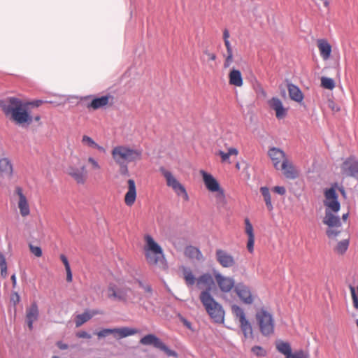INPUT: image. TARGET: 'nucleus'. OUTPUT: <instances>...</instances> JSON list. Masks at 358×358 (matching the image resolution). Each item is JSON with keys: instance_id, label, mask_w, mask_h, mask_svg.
<instances>
[{"instance_id": "f257e3e1", "label": "nucleus", "mask_w": 358, "mask_h": 358, "mask_svg": "<svg viewBox=\"0 0 358 358\" xmlns=\"http://www.w3.org/2000/svg\"><path fill=\"white\" fill-rule=\"evenodd\" d=\"M337 182L331 185V187L324 190L325 200L324 205L326 207L324 217L322 222L328 228L326 234L329 238H336L341 232L342 222L338 215L334 213H338L341 209V203L338 201V195L336 192Z\"/></svg>"}, {"instance_id": "f03ea898", "label": "nucleus", "mask_w": 358, "mask_h": 358, "mask_svg": "<svg viewBox=\"0 0 358 358\" xmlns=\"http://www.w3.org/2000/svg\"><path fill=\"white\" fill-rule=\"evenodd\" d=\"M0 106L6 115L11 114L17 124L29 126L32 123L33 117L29 111V103H24L19 98L8 97Z\"/></svg>"}, {"instance_id": "7ed1b4c3", "label": "nucleus", "mask_w": 358, "mask_h": 358, "mask_svg": "<svg viewBox=\"0 0 358 358\" xmlns=\"http://www.w3.org/2000/svg\"><path fill=\"white\" fill-rule=\"evenodd\" d=\"M199 299L207 313L215 323H222L224 320V310L210 294V289L206 288L200 294Z\"/></svg>"}, {"instance_id": "20e7f679", "label": "nucleus", "mask_w": 358, "mask_h": 358, "mask_svg": "<svg viewBox=\"0 0 358 358\" xmlns=\"http://www.w3.org/2000/svg\"><path fill=\"white\" fill-rule=\"evenodd\" d=\"M145 257L148 264L151 266L164 265L166 259L162 248L150 235L145 236Z\"/></svg>"}, {"instance_id": "39448f33", "label": "nucleus", "mask_w": 358, "mask_h": 358, "mask_svg": "<svg viewBox=\"0 0 358 358\" xmlns=\"http://www.w3.org/2000/svg\"><path fill=\"white\" fill-rule=\"evenodd\" d=\"M142 149H133L129 146L118 145L112 150L113 158L116 163L124 162L125 163L135 162L141 159Z\"/></svg>"}, {"instance_id": "423d86ee", "label": "nucleus", "mask_w": 358, "mask_h": 358, "mask_svg": "<svg viewBox=\"0 0 358 358\" xmlns=\"http://www.w3.org/2000/svg\"><path fill=\"white\" fill-rule=\"evenodd\" d=\"M261 334L264 336H269L274 332V320L273 316L264 308L256 314Z\"/></svg>"}, {"instance_id": "0eeeda50", "label": "nucleus", "mask_w": 358, "mask_h": 358, "mask_svg": "<svg viewBox=\"0 0 358 358\" xmlns=\"http://www.w3.org/2000/svg\"><path fill=\"white\" fill-rule=\"evenodd\" d=\"M160 173L166 178V185L171 187L174 192L178 196H182L186 201H189V198L186 189L171 173V171L166 170L164 166L159 168Z\"/></svg>"}, {"instance_id": "6e6552de", "label": "nucleus", "mask_w": 358, "mask_h": 358, "mask_svg": "<svg viewBox=\"0 0 358 358\" xmlns=\"http://www.w3.org/2000/svg\"><path fill=\"white\" fill-rule=\"evenodd\" d=\"M129 288L118 287L116 285L110 283L108 287V297L112 300L126 302Z\"/></svg>"}, {"instance_id": "1a4fd4ad", "label": "nucleus", "mask_w": 358, "mask_h": 358, "mask_svg": "<svg viewBox=\"0 0 358 358\" xmlns=\"http://www.w3.org/2000/svg\"><path fill=\"white\" fill-rule=\"evenodd\" d=\"M234 292L240 299L245 304H252L253 297L250 287L243 282H238L235 285Z\"/></svg>"}, {"instance_id": "9d476101", "label": "nucleus", "mask_w": 358, "mask_h": 358, "mask_svg": "<svg viewBox=\"0 0 358 358\" xmlns=\"http://www.w3.org/2000/svg\"><path fill=\"white\" fill-rule=\"evenodd\" d=\"M217 262L224 268H231L236 265L234 257L226 250L217 249L215 252Z\"/></svg>"}, {"instance_id": "9b49d317", "label": "nucleus", "mask_w": 358, "mask_h": 358, "mask_svg": "<svg viewBox=\"0 0 358 358\" xmlns=\"http://www.w3.org/2000/svg\"><path fill=\"white\" fill-rule=\"evenodd\" d=\"M200 173L203 177V180L206 188L212 192H220L224 194L222 189L220 187L217 180L210 174L203 170L200 171Z\"/></svg>"}, {"instance_id": "f8f14e48", "label": "nucleus", "mask_w": 358, "mask_h": 358, "mask_svg": "<svg viewBox=\"0 0 358 358\" xmlns=\"http://www.w3.org/2000/svg\"><path fill=\"white\" fill-rule=\"evenodd\" d=\"M216 282L220 290L224 293L229 292L232 288L235 289V282L232 278L226 277L220 273L215 275Z\"/></svg>"}, {"instance_id": "ddd939ff", "label": "nucleus", "mask_w": 358, "mask_h": 358, "mask_svg": "<svg viewBox=\"0 0 358 358\" xmlns=\"http://www.w3.org/2000/svg\"><path fill=\"white\" fill-rule=\"evenodd\" d=\"M268 155L272 161L274 168L276 170H280L282 161L287 159L285 152L278 148L272 147L269 148Z\"/></svg>"}, {"instance_id": "4468645a", "label": "nucleus", "mask_w": 358, "mask_h": 358, "mask_svg": "<svg viewBox=\"0 0 358 358\" xmlns=\"http://www.w3.org/2000/svg\"><path fill=\"white\" fill-rule=\"evenodd\" d=\"M39 315L38 307L36 302H33L26 310V320L29 330L33 329L34 322L38 320Z\"/></svg>"}, {"instance_id": "2eb2a0df", "label": "nucleus", "mask_w": 358, "mask_h": 358, "mask_svg": "<svg viewBox=\"0 0 358 358\" xmlns=\"http://www.w3.org/2000/svg\"><path fill=\"white\" fill-rule=\"evenodd\" d=\"M280 170L282 171L286 178L294 180L299 176V171L287 159H285L282 161L281 166H280Z\"/></svg>"}, {"instance_id": "dca6fc26", "label": "nucleus", "mask_w": 358, "mask_h": 358, "mask_svg": "<svg viewBox=\"0 0 358 358\" xmlns=\"http://www.w3.org/2000/svg\"><path fill=\"white\" fill-rule=\"evenodd\" d=\"M68 173L79 184H83L85 181L86 170L85 165H82L79 168L70 166L68 169Z\"/></svg>"}, {"instance_id": "f3484780", "label": "nucleus", "mask_w": 358, "mask_h": 358, "mask_svg": "<svg viewBox=\"0 0 358 358\" xmlns=\"http://www.w3.org/2000/svg\"><path fill=\"white\" fill-rule=\"evenodd\" d=\"M269 106L275 110L278 119H282L287 115V110L284 108L281 100L278 97H272L268 101Z\"/></svg>"}, {"instance_id": "a211bd4d", "label": "nucleus", "mask_w": 358, "mask_h": 358, "mask_svg": "<svg viewBox=\"0 0 358 358\" xmlns=\"http://www.w3.org/2000/svg\"><path fill=\"white\" fill-rule=\"evenodd\" d=\"M15 192L19 196L18 207L20 209V214L22 216L25 217L30 213L29 206L27 200L26 196L22 192V189L20 187L15 188Z\"/></svg>"}, {"instance_id": "6ab92c4d", "label": "nucleus", "mask_w": 358, "mask_h": 358, "mask_svg": "<svg viewBox=\"0 0 358 358\" xmlns=\"http://www.w3.org/2000/svg\"><path fill=\"white\" fill-rule=\"evenodd\" d=\"M128 183V191L124 196V202L127 206H131L136 199V189L135 181L133 179H129Z\"/></svg>"}, {"instance_id": "aec40b11", "label": "nucleus", "mask_w": 358, "mask_h": 358, "mask_svg": "<svg viewBox=\"0 0 358 358\" xmlns=\"http://www.w3.org/2000/svg\"><path fill=\"white\" fill-rule=\"evenodd\" d=\"M110 99H113V97L110 94L103 95L100 97H95L92 99L90 103H87V106L88 108L96 110L106 106L109 103V100Z\"/></svg>"}, {"instance_id": "412c9836", "label": "nucleus", "mask_w": 358, "mask_h": 358, "mask_svg": "<svg viewBox=\"0 0 358 358\" xmlns=\"http://www.w3.org/2000/svg\"><path fill=\"white\" fill-rule=\"evenodd\" d=\"M244 221H245V233L248 236L247 248H248L249 252L252 253L254 251V243H255V234H254L253 226L248 217H246Z\"/></svg>"}, {"instance_id": "4be33fe9", "label": "nucleus", "mask_w": 358, "mask_h": 358, "mask_svg": "<svg viewBox=\"0 0 358 358\" xmlns=\"http://www.w3.org/2000/svg\"><path fill=\"white\" fill-rule=\"evenodd\" d=\"M162 341L155 334H147L141 338L140 343L144 345H153L155 348L159 349L162 343Z\"/></svg>"}, {"instance_id": "5701e85b", "label": "nucleus", "mask_w": 358, "mask_h": 358, "mask_svg": "<svg viewBox=\"0 0 358 358\" xmlns=\"http://www.w3.org/2000/svg\"><path fill=\"white\" fill-rule=\"evenodd\" d=\"M13 164L8 158L0 159V173L2 176L10 178L13 175Z\"/></svg>"}, {"instance_id": "b1692460", "label": "nucleus", "mask_w": 358, "mask_h": 358, "mask_svg": "<svg viewBox=\"0 0 358 358\" xmlns=\"http://www.w3.org/2000/svg\"><path fill=\"white\" fill-rule=\"evenodd\" d=\"M229 84L236 87H241L243 84L241 72L233 68L229 73Z\"/></svg>"}, {"instance_id": "393cba45", "label": "nucleus", "mask_w": 358, "mask_h": 358, "mask_svg": "<svg viewBox=\"0 0 358 358\" xmlns=\"http://www.w3.org/2000/svg\"><path fill=\"white\" fill-rule=\"evenodd\" d=\"M318 48L320 56L324 59H328L331 53V45L325 39L318 40Z\"/></svg>"}, {"instance_id": "a878e982", "label": "nucleus", "mask_w": 358, "mask_h": 358, "mask_svg": "<svg viewBox=\"0 0 358 358\" xmlns=\"http://www.w3.org/2000/svg\"><path fill=\"white\" fill-rule=\"evenodd\" d=\"M287 88L289 97L292 100L296 102L302 101L303 99V94L299 87L292 83H289L287 85Z\"/></svg>"}, {"instance_id": "bb28decb", "label": "nucleus", "mask_w": 358, "mask_h": 358, "mask_svg": "<svg viewBox=\"0 0 358 358\" xmlns=\"http://www.w3.org/2000/svg\"><path fill=\"white\" fill-rule=\"evenodd\" d=\"M275 347L279 352L285 356V358H289L292 353V348L289 343L279 340L276 341Z\"/></svg>"}, {"instance_id": "cd10ccee", "label": "nucleus", "mask_w": 358, "mask_h": 358, "mask_svg": "<svg viewBox=\"0 0 358 358\" xmlns=\"http://www.w3.org/2000/svg\"><path fill=\"white\" fill-rule=\"evenodd\" d=\"M197 286L199 287L201 284H203L207 286L206 288H210L214 284L213 279L209 273H203L196 279Z\"/></svg>"}, {"instance_id": "c85d7f7f", "label": "nucleus", "mask_w": 358, "mask_h": 358, "mask_svg": "<svg viewBox=\"0 0 358 358\" xmlns=\"http://www.w3.org/2000/svg\"><path fill=\"white\" fill-rule=\"evenodd\" d=\"M260 192L264 197V200L265 201V203H266L268 210V211L273 210V206L271 203V194L269 192V189L266 186L262 187L260 188Z\"/></svg>"}, {"instance_id": "c756f323", "label": "nucleus", "mask_w": 358, "mask_h": 358, "mask_svg": "<svg viewBox=\"0 0 358 358\" xmlns=\"http://www.w3.org/2000/svg\"><path fill=\"white\" fill-rule=\"evenodd\" d=\"M241 323V331L243 333L245 338H247L248 337L253 338V332H252V328L250 322L248 321V320H245V321L240 322Z\"/></svg>"}, {"instance_id": "7c9ffc66", "label": "nucleus", "mask_w": 358, "mask_h": 358, "mask_svg": "<svg viewBox=\"0 0 358 358\" xmlns=\"http://www.w3.org/2000/svg\"><path fill=\"white\" fill-rule=\"evenodd\" d=\"M82 143L90 148L97 149L101 152L104 153L106 152V150L103 146L99 145L91 137L87 135H84L83 136Z\"/></svg>"}, {"instance_id": "2f4dec72", "label": "nucleus", "mask_w": 358, "mask_h": 358, "mask_svg": "<svg viewBox=\"0 0 358 358\" xmlns=\"http://www.w3.org/2000/svg\"><path fill=\"white\" fill-rule=\"evenodd\" d=\"M183 278L185 280V283L187 287H191L194 285L195 282L196 281V278L192 273L190 268L186 267L183 268Z\"/></svg>"}, {"instance_id": "473e14b6", "label": "nucleus", "mask_w": 358, "mask_h": 358, "mask_svg": "<svg viewBox=\"0 0 358 358\" xmlns=\"http://www.w3.org/2000/svg\"><path fill=\"white\" fill-rule=\"evenodd\" d=\"M115 334H117L119 335L120 338L134 335L137 332L136 329L127 327L122 328H115Z\"/></svg>"}, {"instance_id": "72a5a7b5", "label": "nucleus", "mask_w": 358, "mask_h": 358, "mask_svg": "<svg viewBox=\"0 0 358 358\" xmlns=\"http://www.w3.org/2000/svg\"><path fill=\"white\" fill-rule=\"evenodd\" d=\"M185 254L190 258H195L200 260L202 257V253L198 248L188 246L186 248Z\"/></svg>"}, {"instance_id": "f704fd0d", "label": "nucleus", "mask_w": 358, "mask_h": 358, "mask_svg": "<svg viewBox=\"0 0 358 358\" xmlns=\"http://www.w3.org/2000/svg\"><path fill=\"white\" fill-rule=\"evenodd\" d=\"M93 315L94 314H91L88 310H86L84 313L78 315L76 318V327H78L85 322L90 320L93 317Z\"/></svg>"}, {"instance_id": "c9c22d12", "label": "nucleus", "mask_w": 358, "mask_h": 358, "mask_svg": "<svg viewBox=\"0 0 358 358\" xmlns=\"http://www.w3.org/2000/svg\"><path fill=\"white\" fill-rule=\"evenodd\" d=\"M349 246V240L348 239H344L341 241H339L335 248V251L341 255L344 254Z\"/></svg>"}, {"instance_id": "e433bc0d", "label": "nucleus", "mask_w": 358, "mask_h": 358, "mask_svg": "<svg viewBox=\"0 0 358 358\" xmlns=\"http://www.w3.org/2000/svg\"><path fill=\"white\" fill-rule=\"evenodd\" d=\"M321 85L325 89L333 90L335 87V82L331 78L322 77L321 78Z\"/></svg>"}, {"instance_id": "4c0bfd02", "label": "nucleus", "mask_w": 358, "mask_h": 358, "mask_svg": "<svg viewBox=\"0 0 358 358\" xmlns=\"http://www.w3.org/2000/svg\"><path fill=\"white\" fill-rule=\"evenodd\" d=\"M0 269L1 275L2 278H6L7 277V264L6 258L2 253H0Z\"/></svg>"}, {"instance_id": "58836bf2", "label": "nucleus", "mask_w": 358, "mask_h": 358, "mask_svg": "<svg viewBox=\"0 0 358 358\" xmlns=\"http://www.w3.org/2000/svg\"><path fill=\"white\" fill-rule=\"evenodd\" d=\"M232 310H233L234 313L236 315V316L239 317L240 322L245 321V320L247 319L245 317L244 310H243V308H241L238 306L234 305L232 306Z\"/></svg>"}, {"instance_id": "ea45409f", "label": "nucleus", "mask_w": 358, "mask_h": 358, "mask_svg": "<svg viewBox=\"0 0 358 358\" xmlns=\"http://www.w3.org/2000/svg\"><path fill=\"white\" fill-rule=\"evenodd\" d=\"M159 350L164 352L168 357H178L177 352L170 349L164 342H162Z\"/></svg>"}, {"instance_id": "a19ab883", "label": "nucleus", "mask_w": 358, "mask_h": 358, "mask_svg": "<svg viewBox=\"0 0 358 358\" xmlns=\"http://www.w3.org/2000/svg\"><path fill=\"white\" fill-rule=\"evenodd\" d=\"M350 290L352 295L353 306L355 309H358V287L357 290H356V288L354 286L350 285Z\"/></svg>"}, {"instance_id": "79ce46f5", "label": "nucleus", "mask_w": 358, "mask_h": 358, "mask_svg": "<svg viewBox=\"0 0 358 358\" xmlns=\"http://www.w3.org/2000/svg\"><path fill=\"white\" fill-rule=\"evenodd\" d=\"M251 351L257 357H265L266 351L259 345H255L252 348Z\"/></svg>"}, {"instance_id": "37998d69", "label": "nucleus", "mask_w": 358, "mask_h": 358, "mask_svg": "<svg viewBox=\"0 0 358 358\" xmlns=\"http://www.w3.org/2000/svg\"><path fill=\"white\" fill-rule=\"evenodd\" d=\"M29 250L31 252L37 257H41L43 255L42 249L39 246H35L31 243L29 244Z\"/></svg>"}, {"instance_id": "c03bdc74", "label": "nucleus", "mask_w": 358, "mask_h": 358, "mask_svg": "<svg viewBox=\"0 0 358 358\" xmlns=\"http://www.w3.org/2000/svg\"><path fill=\"white\" fill-rule=\"evenodd\" d=\"M115 328L114 329H103L97 333L99 338L106 337L110 334H115Z\"/></svg>"}, {"instance_id": "a18cd8bd", "label": "nucleus", "mask_w": 358, "mask_h": 358, "mask_svg": "<svg viewBox=\"0 0 358 358\" xmlns=\"http://www.w3.org/2000/svg\"><path fill=\"white\" fill-rule=\"evenodd\" d=\"M289 358H309V356L303 350H300L291 353Z\"/></svg>"}, {"instance_id": "49530a36", "label": "nucleus", "mask_w": 358, "mask_h": 358, "mask_svg": "<svg viewBox=\"0 0 358 358\" xmlns=\"http://www.w3.org/2000/svg\"><path fill=\"white\" fill-rule=\"evenodd\" d=\"M136 282L138 284L139 287L145 290V292L150 293L152 294V288L149 284H144L143 282L139 279L136 280Z\"/></svg>"}, {"instance_id": "de8ad7c7", "label": "nucleus", "mask_w": 358, "mask_h": 358, "mask_svg": "<svg viewBox=\"0 0 358 358\" xmlns=\"http://www.w3.org/2000/svg\"><path fill=\"white\" fill-rule=\"evenodd\" d=\"M117 164L120 165V172L121 175L129 176V170H128V166H127L128 163H125L124 162L120 161V163H117Z\"/></svg>"}, {"instance_id": "09e8293b", "label": "nucleus", "mask_w": 358, "mask_h": 358, "mask_svg": "<svg viewBox=\"0 0 358 358\" xmlns=\"http://www.w3.org/2000/svg\"><path fill=\"white\" fill-rule=\"evenodd\" d=\"M273 191L281 196L286 194V189L283 186H275L273 188Z\"/></svg>"}, {"instance_id": "8fccbe9b", "label": "nucleus", "mask_w": 358, "mask_h": 358, "mask_svg": "<svg viewBox=\"0 0 358 358\" xmlns=\"http://www.w3.org/2000/svg\"><path fill=\"white\" fill-rule=\"evenodd\" d=\"M203 53L208 57V60L215 61L217 58L216 55L213 52H210L208 49L204 50Z\"/></svg>"}, {"instance_id": "3c124183", "label": "nucleus", "mask_w": 358, "mask_h": 358, "mask_svg": "<svg viewBox=\"0 0 358 358\" xmlns=\"http://www.w3.org/2000/svg\"><path fill=\"white\" fill-rule=\"evenodd\" d=\"M255 90L258 94H262L263 96H266V93L259 83H257V86L255 87Z\"/></svg>"}, {"instance_id": "603ef678", "label": "nucleus", "mask_w": 358, "mask_h": 358, "mask_svg": "<svg viewBox=\"0 0 358 358\" xmlns=\"http://www.w3.org/2000/svg\"><path fill=\"white\" fill-rule=\"evenodd\" d=\"M76 336L78 338H87V339L91 338V335L85 331H81L78 332Z\"/></svg>"}, {"instance_id": "864d4df0", "label": "nucleus", "mask_w": 358, "mask_h": 358, "mask_svg": "<svg viewBox=\"0 0 358 358\" xmlns=\"http://www.w3.org/2000/svg\"><path fill=\"white\" fill-rule=\"evenodd\" d=\"M60 259L63 262V264H64V265L65 266V269L71 268L69 260H68L67 257L64 255L62 254L60 255Z\"/></svg>"}, {"instance_id": "5fc2aeb1", "label": "nucleus", "mask_w": 358, "mask_h": 358, "mask_svg": "<svg viewBox=\"0 0 358 358\" xmlns=\"http://www.w3.org/2000/svg\"><path fill=\"white\" fill-rule=\"evenodd\" d=\"M233 62V56L227 55L224 62V68L227 69L230 66Z\"/></svg>"}, {"instance_id": "6e6d98bb", "label": "nucleus", "mask_w": 358, "mask_h": 358, "mask_svg": "<svg viewBox=\"0 0 358 358\" xmlns=\"http://www.w3.org/2000/svg\"><path fill=\"white\" fill-rule=\"evenodd\" d=\"M233 62V56L227 55L224 62V68L227 69L230 66Z\"/></svg>"}, {"instance_id": "4d7b16f0", "label": "nucleus", "mask_w": 358, "mask_h": 358, "mask_svg": "<svg viewBox=\"0 0 358 358\" xmlns=\"http://www.w3.org/2000/svg\"><path fill=\"white\" fill-rule=\"evenodd\" d=\"M233 62V56L227 55L224 62V68L227 69L230 66Z\"/></svg>"}, {"instance_id": "13d9d810", "label": "nucleus", "mask_w": 358, "mask_h": 358, "mask_svg": "<svg viewBox=\"0 0 358 358\" xmlns=\"http://www.w3.org/2000/svg\"><path fill=\"white\" fill-rule=\"evenodd\" d=\"M180 320L185 327H186L187 329H189L190 330H192V323L188 320H187L184 317H181Z\"/></svg>"}, {"instance_id": "bf43d9fd", "label": "nucleus", "mask_w": 358, "mask_h": 358, "mask_svg": "<svg viewBox=\"0 0 358 358\" xmlns=\"http://www.w3.org/2000/svg\"><path fill=\"white\" fill-rule=\"evenodd\" d=\"M43 101L42 100H34V101H30V102H24V103H29V106H35V107H39L42 103H43Z\"/></svg>"}, {"instance_id": "052dcab7", "label": "nucleus", "mask_w": 358, "mask_h": 358, "mask_svg": "<svg viewBox=\"0 0 358 358\" xmlns=\"http://www.w3.org/2000/svg\"><path fill=\"white\" fill-rule=\"evenodd\" d=\"M219 155L221 157L222 162H227L229 159V155L228 152H224V151L220 150Z\"/></svg>"}, {"instance_id": "680f3d73", "label": "nucleus", "mask_w": 358, "mask_h": 358, "mask_svg": "<svg viewBox=\"0 0 358 358\" xmlns=\"http://www.w3.org/2000/svg\"><path fill=\"white\" fill-rule=\"evenodd\" d=\"M56 345L58 347L59 349L64 350H66L69 348L68 344L63 343L62 341H59L56 343Z\"/></svg>"}, {"instance_id": "e2e57ef3", "label": "nucleus", "mask_w": 358, "mask_h": 358, "mask_svg": "<svg viewBox=\"0 0 358 358\" xmlns=\"http://www.w3.org/2000/svg\"><path fill=\"white\" fill-rule=\"evenodd\" d=\"M88 162L92 164V166L95 169H100V166L99 165L98 162L92 157H89Z\"/></svg>"}, {"instance_id": "0e129e2a", "label": "nucleus", "mask_w": 358, "mask_h": 358, "mask_svg": "<svg viewBox=\"0 0 358 358\" xmlns=\"http://www.w3.org/2000/svg\"><path fill=\"white\" fill-rule=\"evenodd\" d=\"M66 280L67 282H71L73 279L72 272L71 268L66 269Z\"/></svg>"}, {"instance_id": "69168bd1", "label": "nucleus", "mask_w": 358, "mask_h": 358, "mask_svg": "<svg viewBox=\"0 0 358 358\" xmlns=\"http://www.w3.org/2000/svg\"><path fill=\"white\" fill-rule=\"evenodd\" d=\"M228 154L229 155V157L231 155H237L238 153V151L236 148H230L229 150H228Z\"/></svg>"}, {"instance_id": "338daca9", "label": "nucleus", "mask_w": 358, "mask_h": 358, "mask_svg": "<svg viewBox=\"0 0 358 358\" xmlns=\"http://www.w3.org/2000/svg\"><path fill=\"white\" fill-rule=\"evenodd\" d=\"M229 30L227 29H224V31H223V39H224V41H229Z\"/></svg>"}, {"instance_id": "774afa93", "label": "nucleus", "mask_w": 358, "mask_h": 358, "mask_svg": "<svg viewBox=\"0 0 358 358\" xmlns=\"http://www.w3.org/2000/svg\"><path fill=\"white\" fill-rule=\"evenodd\" d=\"M338 188V189L339 190V192H341V195L343 196V197H346V192H345V188L343 187V186H341V187H336V189Z\"/></svg>"}]
</instances>
